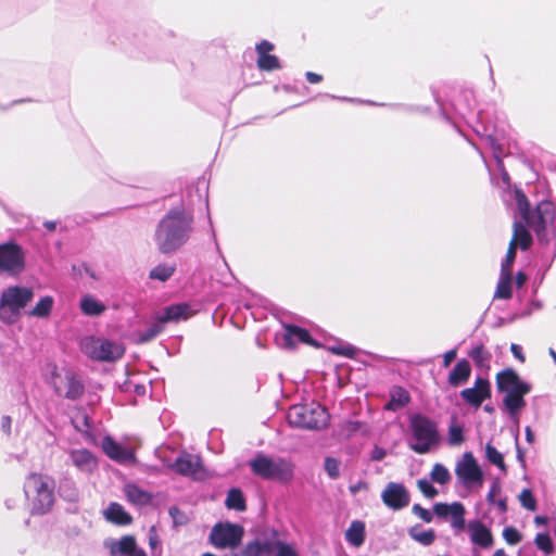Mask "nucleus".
<instances>
[{
    "instance_id": "1",
    "label": "nucleus",
    "mask_w": 556,
    "mask_h": 556,
    "mask_svg": "<svg viewBox=\"0 0 556 556\" xmlns=\"http://www.w3.org/2000/svg\"><path fill=\"white\" fill-rule=\"evenodd\" d=\"M510 195L522 222L535 233L541 244H548L556 237V203L544 199L531 208L527 195L517 187L510 191Z\"/></svg>"
},
{
    "instance_id": "2",
    "label": "nucleus",
    "mask_w": 556,
    "mask_h": 556,
    "mask_svg": "<svg viewBox=\"0 0 556 556\" xmlns=\"http://www.w3.org/2000/svg\"><path fill=\"white\" fill-rule=\"evenodd\" d=\"M193 232V216L186 210H169L157 223L153 240L160 253L173 254L180 250Z\"/></svg>"
},
{
    "instance_id": "3",
    "label": "nucleus",
    "mask_w": 556,
    "mask_h": 556,
    "mask_svg": "<svg viewBox=\"0 0 556 556\" xmlns=\"http://www.w3.org/2000/svg\"><path fill=\"white\" fill-rule=\"evenodd\" d=\"M496 389L504 394L503 409L518 426L520 412L526 406L525 396L531 391V384L523 381L514 369L507 368L496 375Z\"/></svg>"
},
{
    "instance_id": "4",
    "label": "nucleus",
    "mask_w": 556,
    "mask_h": 556,
    "mask_svg": "<svg viewBox=\"0 0 556 556\" xmlns=\"http://www.w3.org/2000/svg\"><path fill=\"white\" fill-rule=\"evenodd\" d=\"M409 430L408 446L417 454H427L441 443L437 422L422 414H415L409 418Z\"/></svg>"
},
{
    "instance_id": "5",
    "label": "nucleus",
    "mask_w": 556,
    "mask_h": 556,
    "mask_svg": "<svg viewBox=\"0 0 556 556\" xmlns=\"http://www.w3.org/2000/svg\"><path fill=\"white\" fill-rule=\"evenodd\" d=\"M287 419L291 427L319 430L328 425L329 414L320 404L311 402L292 405L288 410Z\"/></svg>"
},
{
    "instance_id": "6",
    "label": "nucleus",
    "mask_w": 556,
    "mask_h": 556,
    "mask_svg": "<svg viewBox=\"0 0 556 556\" xmlns=\"http://www.w3.org/2000/svg\"><path fill=\"white\" fill-rule=\"evenodd\" d=\"M34 299V291L27 287L11 286L2 291L0 298V320L7 325L15 324L22 311Z\"/></svg>"
},
{
    "instance_id": "7",
    "label": "nucleus",
    "mask_w": 556,
    "mask_h": 556,
    "mask_svg": "<svg viewBox=\"0 0 556 556\" xmlns=\"http://www.w3.org/2000/svg\"><path fill=\"white\" fill-rule=\"evenodd\" d=\"M24 491L27 497L33 498V510L37 514L47 513L54 503V482L47 476L29 475Z\"/></svg>"
},
{
    "instance_id": "8",
    "label": "nucleus",
    "mask_w": 556,
    "mask_h": 556,
    "mask_svg": "<svg viewBox=\"0 0 556 556\" xmlns=\"http://www.w3.org/2000/svg\"><path fill=\"white\" fill-rule=\"evenodd\" d=\"M252 472L264 480L287 482L293 476V466L283 458H271L257 454L249 462Z\"/></svg>"
},
{
    "instance_id": "9",
    "label": "nucleus",
    "mask_w": 556,
    "mask_h": 556,
    "mask_svg": "<svg viewBox=\"0 0 556 556\" xmlns=\"http://www.w3.org/2000/svg\"><path fill=\"white\" fill-rule=\"evenodd\" d=\"M80 349L86 356L99 362H114L124 355L121 344L93 336L84 338Z\"/></svg>"
},
{
    "instance_id": "10",
    "label": "nucleus",
    "mask_w": 556,
    "mask_h": 556,
    "mask_svg": "<svg viewBox=\"0 0 556 556\" xmlns=\"http://www.w3.org/2000/svg\"><path fill=\"white\" fill-rule=\"evenodd\" d=\"M26 269V251L15 241L0 243V274L20 276Z\"/></svg>"
},
{
    "instance_id": "11",
    "label": "nucleus",
    "mask_w": 556,
    "mask_h": 556,
    "mask_svg": "<svg viewBox=\"0 0 556 556\" xmlns=\"http://www.w3.org/2000/svg\"><path fill=\"white\" fill-rule=\"evenodd\" d=\"M455 475L458 483L467 489L483 484V472L471 452H466L456 463Z\"/></svg>"
},
{
    "instance_id": "12",
    "label": "nucleus",
    "mask_w": 556,
    "mask_h": 556,
    "mask_svg": "<svg viewBox=\"0 0 556 556\" xmlns=\"http://www.w3.org/2000/svg\"><path fill=\"white\" fill-rule=\"evenodd\" d=\"M243 534L244 530L239 525L217 523L211 531L210 541L218 548H235L241 543Z\"/></svg>"
},
{
    "instance_id": "13",
    "label": "nucleus",
    "mask_w": 556,
    "mask_h": 556,
    "mask_svg": "<svg viewBox=\"0 0 556 556\" xmlns=\"http://www.w3.org/2000/svg\"><path fill=\"white\" fill-rule=\"evenodd\" d=\"M52 384L54 391L68 400H77L84 393V384L71 371H66L64 379L61 376L53 374Z\"/></svg>"
},
{
    "instance_id": "14",
    "label": "nucleus",
    "mask_w": 556,
    "mask_h": 556,
    "mask_svg": "<svg viewBox=\"0 0 556 556\" xmlns=\"http://www.w3.org/2000/svg\"><path fill=\"white\" fill-rule=\"evenodd\" d=\"M383 504L392 510H401L408 506L410 495L404 484L389 482L381 493Z\"/></svg>"
},
{
    "instance_id": "15",
    "label": "nucleus",
    "mask_w": 556,
    "mask_h": 556,
    "mask_svg": "<svg viewBox=\"0 0 556 556\" xmlns=\"http://www.w3.org/2000/svg\"><path fill=\"white\" fill-rule=\"evenodd\" d=\"M463 401L475 408H479L482 403L491 397V384L488 379L477 377L471 388L460 391Z\"/></svg>"
},
{
    "instance_id": "16",
    "label": "nucleus",
    "mask_w": 556,
    "mask_h": 556,
    "mask_svg": "<svg viewBox=\"0 0 556 556\" xmlns=\"http://www.w3.org/2000/svg\"><path fill=\"white\" fill-rule=\"evenodd\" d=\"M68 459L70 464L84 475H91L99 467L97 456L84 447L70 450Z\"/></svg>"
},
{
    "instance_id": "17",
    "label": "nucleus",
    "mask_w": 556,
    "mask_h": 556,
    "mask_svg": "<svg viewBox=\"0 0 556 556\" xmlns=\"http://www.w3.org/2000/svg\"><path fill=\"white\" fill-rule=\"evenodd\" d=\"M101 447L109 458L117 463L130 464L136 460L135 452L132 448L117 443L110 435H106L102 439Z\"/></svg>"
},
{
    "instance_id": "18",
    "label": "nucleus",
    "mask_w": 556,
    "mask_h": 556,
    "mask_svg": "<svg viewBox=\"0 0 556 556\" xmlns=\"http://www.w3.org/2000/svg\"><path fill=\"white\" fill-rule=\"evenodd\" d=\"M469 538L472 544L481 548H490L494 544L491 530L480 520H471L467 523Z\"/></svg>"
},
{
    "instance_id": "19",
    "label": "nucleus",
    "mask_w": 556,
    "mask_h": 556,
    "mask_svg": "<svg viewBox=\"0 0 556 556\" xmlns=\"http://www.w3.org/2000/svg\"><path fill=\"white\" fill-rule=\"evenodd\" d=\"M255 50L258 55L256 64L261 71L271 72L281 67L279 59L269 53L274 50V45L271 42L262 40L256 45Z\"/></svg>"
},
{
    "instance_id": "20",
    "label": "nucleus",
    "mask_w": 556,
    "mask_h": 556,
    "mask_svg": "<svg viewBox=\"0 0 556 556\" xmlns=\"http://www.w3.org/2000/svg\"><path fill=\"white\" fill-rule=\"evenodd\" d=\"M201 467L200 457L189 453H182L177 459L168 465V468L181 476H193Z\"/></svg>"
},
{
    "instance_id": "21",
    "label": "nucleus",
    "mask_w": 556,
    "mask_h": 556,
    "mask_svg": "<svg viewBox=\"0 0 556 556\" xmlns=\"http://www.w3.org/2000/svg\"><path fill=\"white\" fill-rule=\"evenodd\" d=\"M281 339V345L287 349L294 348L299 342L309 345L316 344L307 330L293 325H288L285 327V332Z\"/></svg>"
},
{
    "instance_id": "22",
    "label": "nucleus",
    "mask_w": 556,
    "mask_h": 556,
    "mask_svg": "<svg viewBox=\"0 0 556 556\" xmlns=\"http://www.w3.org/2000/svg\"><path fill=\"white\" fill-rule=\"evenodd\" d=\"M527 227L528 226L521 218L520 220H515L513 224V237L509 243L522 251L528 250L533 242L532 235Z\"/></svg>"
},
{
    "instance_id": "23",
    "label": "nucleus",
    "mask_w": 556,
    "mask_h": 556,
    "mask_svg": "<svg viewBox=\"0 0 556 556\" xmlns=\"http://www.w3.org/2000/svg\"><path fill=\"white\" fill-rule=\"evenodd\" d=\"M193 314L190 305L186 303L173 304L164 308L163 313L157 314L160 320L165 323L179 321L189 318Z\"/></svg>"
},
{
    "instance_id": "24",
    "label": "nucleus",
    "mask_w": 556,
    "mask_h": 556,
    "mask_svg": "<svg viewBox=\"0 0 556 556\" xmlns=\"http://www.w3.org/2000/svg\"><path fill=\"white\" fill-rule=\"evenodd\" d=\"M471 375V366L465 358L458 361L450 371L447 382L451 387L457 388L465 384Z\"/></svg>"
},
{
    "instance_id": "25",
    "label": "nucleus",
    "mask_w": 556,
    "mask_h": 556,
    "mask_svg": "<svg viewBox=\"0 0 556 556\" xmlns=\"http://www.w3.org/2000/svg\"><path fill=\"white\" fill-rule=\"evenodd\" d=\"M466 516V508L463 503L460 502H453L450 503V509H448V521L451 523V528L453 529L454 533H460L463 532L467 525L465 520Z\"/></svg>"
},
{
    "instance_id": "26",
    "label": "nucleus",
    "mask_w": 556,
    "mask_h": 556,
    "mask_svg": "<svg viewBox=\"0 0 556 556\" xmlns=\"http://www.w3.org/2000/svg\"><path fill=\"white\" fill-rule=\"evenodd\" d=\"M112 556H129L137 546L136 540L131 535H125L119 540H113L106 544Z\"/></svg>"
},
{
    "instance_id": "27",
    "label": "nucleus",
    "mask_w": 556,
    "mask_h": 556,
    "mask_svg": "<svg viewBox=\"0 0 556 556\" xmlns=\"http://www.w3.org/2000/svg\"><path fill=\"white\" fill-rule=\"evenodd\" d=\"M80 311L86 316H100L106 309V306L93 295L86 294L79 303Z\"/></svg>"
},
{
    "instance_id": "28",
    "label": "nucleus",
    "mask_w": 556,
    "mask_h": 556,
    "mask_svg": "<svg viewBox=\"0 0 556 556\" xmlns=\"http://www.w3.org/2000/svg\"><path fill=\"white\" fill-rule=\"evenodd\" d=\"M124 493L130 503L138 506L147 505L152 500V496L149 492L131 483L125 485Z\"/></svg>"
},
{
    "instance_id": "29",
    "label": "nucleus",
    "mask_w": 556,
    "mask_h": 556,
    "mask_svg": "<svg viewBox=\"0 0 556 556\" xmlns=\"http://www.w3.org/2000/svg\"><path fill=\"white\" fill-rule=\"evenodd\" d=\"M408 535L422 546L432 545L437 539V533L433 529L422 530L420 525L410 527L408 529Z\"/></svg>"
},
{
    "instance_id": "30",
    "label": "nucleus",
    "mask_w": 556,
    "mask_h": 556,
    "mask_svg": "<svg viewBox=\"0 0 556 556\" xmlns=\"http://www.w3.org/2000/svg\"><path fill=\"white\" fill-rule=\"evenodd\" d=\"M271 552V542L255 539L248 542L241 551V556H264Z\"/></svg>"
},
{
    "instance_id": "31",
    "label": "nucleus",
    "mask_w": 556,
    "mask_h": 556,
    "mask_svg": "<svg viewBox=\"0 0 556 556\" xmlns=\"http://www.w3.org/2000/svg\"><path fill=\"white\" fill-rule=\"evenodd\" d=\"M105 518L116 525H128L131 522V517L125 511L122 505L111 503L104 511Z\"/></svg>"
},
{
    "instance_id": "32",
    "label": "nucleus",
    "mask_w": 556,
    "mask_h": 556,
    "mask_svg": "<svg viewBox=\"0 0 556 556\" xmlns=\"http://www.w3.org/2000/svg\"><path fill=\"white\" fill-rule=\"evenodd\" d=\"M163 321L160 320V317L156 315L152 325H150L146 330L138 331L136 333V342L137 343H147L153 340L156 336H159L163 331Z\"/></svg>"
},
{
    "instance_id": "33",
    "label": "nucleus",
    "mask_w": 556,
    "mask_h": 556,
    "mask_svg": "<svg viewBox=\"0 0 556 556\" xmlns=\"http://www.w3.org/2000/svg\"><path fill=\"white\" fill-rule=\"evenodd\" d=\"M346 541L353 546H359L365 540V526L361 521H353L345 533Z\"/></svg>"
},
{
    "instance_id": "34",
    "label": "nucleus",
    "mask_w": 556,
    "mask_h": 556,
    "mask_svg": "<svg viewBox=\"0 0 556 556\" xmlns=\"http://www.w3.org/2000/svg\"><path fill=\"white\" fill-rule=\"evenodd\" d=\"M409 403V394L403 388H396L391 393V400L387 403L386 409L397 410Z\"/></svg>"
},
{
    "instance_id": "35",
    "label": "nucleus",
    "mask_w": 556,
    "mask_h": 556,
    "mask_svg": "<svg viewBox=\"0 0 556 556\" xmlns=\"http://www.w3.org/2000/svg\"><path fill=\"white\" fill-rule=\"evenodd\" d=\"M225 505L227 508L238 511H243L247 508L244 496L239 489H231L228 492Z\"/></svg>"
},
{
    "instance_id": "36",
    "label": "nucleus",
    "mask_w": 556,
    "mask_h": 556,
    "mask_svg": "<svg viewBox=\"0 0 556 556\" xmlns=\"http://www.w3.org/2000/svg\"><path fill=\"white\" fill-rule=\"evenodd\" d=\"M53 303L54 301L51 296H43L39 300L36 306L30 312H28V315L40 318L47 317L53 307Z\"/></svg>"
},
{
    "instance_id": "37",
    "label": "nucleus",
    "mask_w": 556,
    "mask_h": 556,
    "mask_svg": "<svg viewBox=\"0 0 556 556\" xmlns=\"http://www.w3.org/2000/svg\"><path fill=\"white\" fill-rule=\"evenodd\" d=\"M511 273H501V278L496 287L495 296L500 299L511 298Z\"/></svg>"
},
{
    "instance_id": "38",
    "label": "nucleus",
    "mask_w": 556,
    "mask_h": 556,
    "mask_svg": "<svg viewBox=\"0 0 556 556\" xmlns=\"http://www.w3.org/2000/svg\"><path fill=\"white\" fill-rule=\"evenodd\" d=\"M430 479L432 482L444 485L451 481L452 476L444 465L437 463L432 467Z\"/></svg>"
},
{
    "instance_id": "39",
    "label": "nucleus",
    "mask_w": 556,
    "mask_h": 556,
    "mask_svg": "<svg viewBox=\"0 0 556 556\" xmlns=\"http://www.w3.org/2000/svg\"><path fill=\"white\" fill-rule=\"evenodd\" d=\"M175 265L160 264L150 270L149 277L154 280L166 281L175 273Z\"/></svg>"
},
{
    "instance_id": "40",
    "label": "nucleus",
    "mask_w": 556,
    "mask_h": 556,
    "mask_svg": "<svg viewBox=\"0 0 556 556\" xmlns=\"http://www.w3.org/2000/svg\"><path fill=\"white\" fill-rule=\"evenodd\" d=\"M485 457L491 464L497 466L503 470L505 469L503 455L491 443H488L485 445Z\"/></svg>"
},
{
    "instance_id": "41",
    "label": "nucleus",
    "mask_w": 556,
    "mask_h": 556,
    "mask_svg": "<svg viewBox=\"0 0 556 556\" xmlns=\"http://www.w3.org/2000/svg\"><path fill=\"white\" fill-rule=\"evenodd\" d=\"M534 543L545 555H551L554 552V544L546 533H538Z\"/></svg>"
},
{
    "instance_id": "42",
    "label": "nucleus",
    "mask_w": 556,
    "mask_h": 556,
    "mask_svg": "<svg viewBox=\"0 0 556 556\" xmlns=\"http://www.w3.org/2000/svg\"><path fill=\"white\" fill-rule=\"evenodd\" d=\"M275 549V556H299L295 548L288 543L282 541L271 542V551Z\"/></svg>"
},
{
    "instance_id": "43",
    "label": "nucleus",
    "mask_w": 556,
    "mask_h": 556,
    "mask_svg": "<svg viewBox=\"0 0 556 556\" xmlns=\"http://www.w3.org/2000/svg\"><path fill=\"white\" fill-rule=\"evenodd\" d=\"M447 440L451 445H460L464 442L463 427L457 424H452L448 427Z\"/></svg>"
},
{
    "instance_id": "44",
    "label": "nucleus",
    "mask_w": 556,
    "mask_h": 556,
    "mask_svg": "<svg viewBox=\"0 0 556 556\" xmlns=\"http://www.w3.org/2000/svg\"><path fill=\"white\" fill-rule=\"evenodd\" d=\"M470 358L478 366L484 365L490 359V354L484 350L483 345H478L469 352Z\"/></svg>"
},
{
    "instance_id": "45",
    "label": "nucleus",
    "mask_w": 556,
    "mask_h": 556,
    "mask_svg": "<svg viewBox=\"0 0 556 556\" xmlns=\"http://www.w3.org/2000/svg\"><path fill=\"white\" fill-rule=\"evenodd\" d=\"M519 502L528 510L534 511L536 509V501L529 489L522 490L519 494Z\"/></svg>"
},
{
    "instance_id": "46",
    "label": "nucleus",
    "mask_w": 556,
    "mask_h": 556,
    "mask_svg": "<svg viewBox=\"0 0 556 556\" xmlns=\"http://www.w3.org/2000/svg\"><path fill=\"white\" fill-rule=\"evenodd\" d=\"M419 491L428 498H434L438 495V490L427 479H419L417 481Z\"/></svg>"
},
{
    "instance_id": "47",
    "label": "nucleus",
    "mask_w": 556,
    "mask_h": 556,
    "mask_svg": "<svg viewBox=\"0 0 556 556\" xmlns=\"http://www.w3.org/2000/svg\"><path fill=\"white\" fill-rule=\"evenodd\" d=\"M503 538L506 541V543L509 544V545H516V544H518L522 540L521 534L514 527H506V528H504V530H503Z\"/></svg>"
},
{
    "instance_id": "48",
    "label": "nucleus",
    "mask_w": 556,
    "mask_h": 556,
    "mask_svg": "<svg viewBox=\"0 0 556 556\" xmlns=\"http://www.w3.org/2000/svg\"><path fill=\"white\" fill-rule=\"evenodd\" d=\"M325 470L330 478L336 479L340 475V463L336 458L327 457L325 459Z\"/></svg>"
},
{
    "instance_id": "49",
    "label": "nucleus",
    "mask_w": 556,
    "mask_h": 556,
    "mask_svg": "<svg viewBox=\"0 0 556 556\" xmlns=\"http://www.w3.org/2000/svg\"><path fill=\"white\" fill-rule=\"evenodd\" d=\"M412 513L427 523H430L433 520V510L430 511L419 504L413 505Z\"/></svg>"
},
{
    "instance_id": "50",
    "label": "nucleus",
    "mask_w": 556,
    "mask_h": 556,
    "mask_svg": "<svg viewBox=\"0 0 556 556\" xmlns=\"http://www.w3.org/2000/svg\"><path fill=\"white\" fill-rule=\"evenodd\" d=\"M516 251H517V248L509 243L508 250H507V253H506V258L502 263L501 273H504V271L511 273L510 268H511V265H513V263H514V261L516 258Z\"/></svg>"
},
{
    "instance_id": "51",
    "label": "nucleus",
    "mask_w": 556,
    "mask_h": 556,
    "mask_svg": "<svg viewBox=\"0 0 556 556\" xmlns=\"http://www.w3.org/2000/svg\"><path fill=\"white\" fill-rule=\"evenodd\" d=\"M450 503H435L433 505V517H438L441 520H448Z\"/></svg>"
},
{
    "instance_id": "52",
    "label": "nucleus",
    "mask_w": 556,
    "mask_h": 556,
    "mask_svg": "<svg viewBox=\"0 0 556 556\" xmlns=\"http://www.w3.org/2000/svg\"><path fill=\"white\" fill-rule=\"evenodd\" d=\"M490 144V149L492 151V154L494 159L496 160L498 168L502 169L503 163H502V154H503V148L500 141H486Z\"/></svg>"
},
{
    "instance_id": "53",
    "label": "nucleus",
    "mask_w": 556,
    "mask_h": 556,
    "mask_svg": "<svg viewBox=\"0 0 556 556\" xmlns=\"http://www.w3.org/2000/svg\"><path fill=\"white\" fill-rule=\"evenodd\" d=\"M501 493V485L498 482H493L490 491L486 495V500L490 504L495 503L496 496Z\"/></svg>"
},
{
    "instance_id": "54",
    "label": "nucleus",
    "mask_w": 556,
    "mask_h": 556,
    "mask_svg": "<svg viewBox=\"0 0 556 556\" xmlns=\"http://www.w3.org/2000/svg\"><path fill=\"white\" fill-rule=\"evenodd\" d=\"M456 356H457V351H456V349H453V350H450V351L445 352V353L443 354V363H442V366H443L444 368H447V367L451 365V363L456 358Z\"/></svg>"
},
{
    "instance_id": "55",
    "label": "nucleus",
    "mask_w": 556,
    "mask_h": 556,
    "mask_svg": "<svg viewBox=\"0 0 556 556\" xmlns=\"http://www.w3.org/2000/svg\"><path fill=\"white\" fill-rule=\"evenodd\" d=\"M332 351L336 353V354H339V355H344V356H353L354 353H355V349L353 346H338V348H332Z\"/></svg>"
},
{
    "instance_id": "56",
    "label": "nucleus",
    "mask_w": 556,
    "mask_h": 556,
    "mask_svg": "<svg viewBox=\"0 0 556 556\" xmlns=\"http://www.w3.org/2000/svg\"><path fill=\"white\" fill-rule=\"evenodd\" d=\"M305 77L309 84H318L323 80V76L314 72H306Z\"/></svg>"
},
{
    "instance_id": "57",
    "label": "nucleus",
    "mask_w": 556,
    "mask_h": 556,
    "mask_svg": "<svg viewBox=\"0 0 556 556\" xmlns=\"http://www.w3.org/2000/svg\"><path fill=\"white\" fill-rule=\"evenodd\" d=\"M11 425H12V419L10 416H3L2 417V420H1V428L2 430L7 433V434H10L11 433Z\"/></svg>"
},
{
    "instance_id": "58",
    "label": "nucleus",
    "mask_w": 556,
    "mask_h": 556,
    "mask_svg": "<svg viewBox=\"0 0 556 556\" xmlns=\"http://www.w3.org/2000/svg\"><path fill=\"white\" fill-rule=\"evenodd\" d=\"M510 351L511 353L514 354V356L516 358H518L519 361L523 362L525 361V357H523V354L521 352V348L517 344H511L510 346Z\"/></svg>"
},
{
    "instance_id": "59",
    "label": "nucleus",
    "mask_w": 556,
    "mask_h": 556,
    "mask_svg": "<svg viewBox=\"0 0 556 556\" xmlns=\"http://www.w3.org/2000/svg\"><path fill=\"white\" fill-rule=\"evenodd\" d=\"M159 543L160 542H159L156 533L154 532V529H151L150 534H149V544H150L151 548L154 549L159 545Z\"/></svg>"
},
{
    "instance_id": "60",
    "label": "nucleus",
    "mask_w": 556,
    "mask_h": 556,
    "mask_svg": "<svg viewBox=\"0 0 556 556\" xmlns=\"http://www.w3.org/2000/svg\"><path fill=\"white\" fill-rule=\"evenodd\" d=\"M493 504L497 506V508L500 509L501 513H505L507 510V501H506V498L495 500V503H493Z\"/></svg>"
},
{
    "instance_id": "61",
    "label": "nucleus",
    "mask_w": 556,
    "mask_h": 556,
    "mask_svg": "<svg viewBox=\"0 0 556 556\" xmlns=\"http://www.w3.org/2000/svg\"><path fill=\"white\" fill-rule=\"evenodd\" d=\"M526 440L529 442V443H533L534 442V434L531 430V428L528 426L526 427Z\"/></svg>"
},
{
    "instance_id": "62",
    "label": "nucleus",
    "mask_w": 556,
    "mask_h": 556,
    "mask_svg": "<svg viewBox=\"0 0 556 556\" xmlns=\"http://www.w3.org/2000/svg\"><path fill=\"white\" fill-rule=\"evenodd\" d=\"M384 455H386V453L383 450H376L372 455V458L376 460H381L384 457Z\"/></svg>"
},
{
    "instance_id": "63",
    "label": "nucleus",
    "mask_w": 556,
    "mask_h": 556,
    "mask_svg": "<svg viewBox=\"0 0 556 556\" xmlns=\"http://www.w3.org/2000/svg\"><path fill=\"white\" fill-rule=\"evenodd\" d=\"M534 522H535V525H538V526L546 525V522H547V518H546V517H543V516H536V517L534 518Z\"/></svg>"
},
{
    "instance_id": "64",
    "label": "nucleus",
    "mask_w": 556,
    "mask_h": 556,
    "mask_svg": "<svg viewBox=\"0 0 556 556\" xmlns=\"http://www.w3.org/2000/svg\"><path fill=\"white\" fill-rule=\"evenodd\" d=\"M129 556H147L143 549L138 548L137 546L134 548V552L130 553Z\"/></svg>"
}]
</instances>
